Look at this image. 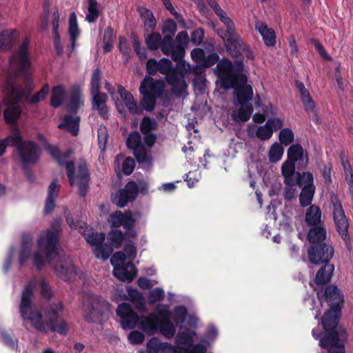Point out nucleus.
<instances>
[{"mask_svg":"<svg viewBox=\"0 0 353 353\" xmlns=\"http://www.w3.org/2000/svg\"><path fill=\"white\" fill-rule=\"evenodd\" d=\"M34 283L29 281L21 292L19 304V312L23 320L30 321L32 326L40 332L48 334L49 331L66 335L68 326L66 321L61 318L63 312L62 302L52 303L43 309V315L37 309H33Z\"/></svg>","mask_w":353,"mask_h":353,"instance_id":"obj_1","label":"nucleus"},{"mask_svg":"<svg viewBox=\"0 0 353 353\" xmlns=\"http://www.w3.org/2000/svg\"><path fill=\"white\" fill-rule=\"evenodd\" d=\"M245 65L243 59H237L232 63L223 58L218 63L214 72L217 76L221 88L234 90V104H251L250 101L254 96L252 85L248 84V76L243 73Z\"/></svg>","mask_w":353,"mask_h":353,"instance_id":"obj_2","label":"nucleus"},{"mask_svg":"<svg viewBox=\"0 0 353 353\" xmlns=\"http://www.w3.org/2000/svg\"><path fill=\"white\" fill-rule=\"evenodd\" d=\"M45 148L59 165L65 167L70 185L72 187L77 185L79 194L82 197L85 196L90 181V172L88 163L85 161H81L77 167V173L75 174L74 162L73 161H66L72 154V150L68 149L61 153L57 146L52 144H46Z\"/></svg>","mask_w":353,"mask_h":353,"instance_id":"obj_3","label":"nucleus"},{"mask_svg":"<svg viewBox=\"0 0 353 353\" xmlns=\"http://www.w3.org/2000/svg\"><path fill=\"white\" fill-rule=\"evenodd\" d=\"M316 295L319 301H324L329 306L321 319V323L325 327H332L327 335L323 339L322 343L327 341L328 336H335L337 332H334V327L339 323L342 308L344 305V296L340 289L335 285H327L325 287L320 288Z\"/></svg>","mask_w":353,"mask_h":353,"instance_id":"obj_4","label":"nucleus"},{"mask_svg":"<svg viewBox=\"0 0 353 353\" xmlns=\"http://www.w3.org/2000/svg\"><path fill=\"white\" fill-rule=\"evenodd\" d=\"M12 72L15 77H21L29 93L32 90V81L30 74L32 65L30 57V42L28 38L23 40L19 48L9 59Z\"/></svg>","mask_w":353,"mask_h":353,"instance_id":"obj_5","label":"nucleus"},{"mask_svg":"<svg viewBox=\"0 0 353 353\" xmlns=\"http://www.w3.org/2000/svg\"><path fill=\"white\" fill-rule=\"evenodd\" d=\"M185 52L182 48H178L176 52L172 55V59L176 62L168 77V83L172 86V91L178 96H181L186 92L188 84L185 80V75L190 70V64L184 60Z\"/></svg>","mask_w":353,"mask_h":353,"instance_id":"obj_6","label":"nucleus"},{"mask_svg":"<svg viewBox=\"0 0 353 353\" xmlns=\"http://www.w3.org/2000/svg\"><path fill=\"white\" fill-rule=\"evenodd\" d=\"M323 332L319 327H314L312 329V334L313 337L319 341V346L322 349L327 350V353H345V345L347 340V333L346 330L338 325L334 327V332H337L335 336L330 337L328 336L327 341L325 343H323V339L327 335V333L331 332V326L329 327H325L323 325Z\"/></svg>","mask_w":353,"mask_h":353,"instance_id":"obj_7","label":"nucleus"},{"mask_svg":"<svg viewBox=\"0 0 353 353\" xmlns=\"http://www.w3.org/2000/svg\"><path fill=\"white\" fill-rule=\"evenodd\" d=\"M111 305L101 296L92 294L84 305L83 317L88 323L102 324L108 316Z\"/></svg>","mask_w":353,"mask_h":353,"instance_id":"obj_8","label":"nucleus"},{"mask_svg":"<svg viewBox=\"0 0 353 353\" xmlns=\"http://www.w3.org/2000/svg\"><path fill=\"white\" fill-rule=\"evenodd\" d=\"M221 21L226 28H219L217 34L223 40L228 53L232 57H237L242 49L243 41L236 31L233 21L229 17L226 16Z\"/></svg>","mask_w":353,"mask_h":353,"instance_id":"obj_9","label":"nucleus"},{"mask_svg":"<svg viewBox=\"0 0 353 353\" xmlns=\"http://www.w3.org/2000/svg\"><path fill=\"white\" fill-rule=\"evenodd\" d=\"M333 205V219L336 230L344 242L348 251L353 249V241L349 233V221L345 214L341 201L337 196L332 198Z\"/></svg>","mask_w":353,"mask_h":353,"instance_id":"obj_10","label":"nucleus"},{"mask_svg":"<svg viewBox=\"0 0 353 353\" xmlns=\"http://www.w3.org/2000/svg\"><path fill=\"white\" fill-rule=\"evenodd\" d=\"M86 229L84 228L81 233L85 239L92 247H94L93 253L96 258L107 260L113 252V249L108 245L104 243L105 239V234L104 232H94L91 229L88 232H86Z\"/></svg>","mask_w":353,"mask_h":353,"instance_id":"obj_11","label":"nucleus"},{"mask_svg":"<svg viewBox=\"0 0 353 353\" xmlns=\"http://www.w3.org/2000/svg\"><path fill=\"white\" fill-rule=\"evenodd\" d=\"M59 234L51 230L43 231L37 241L38 248L45 252L48 261L55 259L58 256Z\"/></svg>","mask_w":353,"mask_h":353,"instance_id":"obj_12","label":"nucleus"},{"mask_svg":"<svg viewBox=\"0 0 353 353\" xmlns=\"http://www.w3.org/2000/svg\"><path fill=\"white\" fill-rule=\"evenodd\" d=\"M309 163V154L303 149L301 143L290 145L287 150V159L282 165L297 168L299 170L305 169Z\"/></svg>","mask_w":353,"mask_h":353,"instance_id":"obj_13","label":"nucleus"},{"mask_svg":"<svg viewBox=\"0 0 353 353\" xmlns=\"http://www.w3.org/2000/svg\"><path fill=\"white\" fill-rule=\"evenodd\" d=\"M334 249L329 243L311 245L308 249V259L314 265H320L330 261L333 257Z\"/></svg>","mask_w":353,"mask_h":353,"instance_id":"obj_14","label":"nucleus"},{"mask_svg":"<svg viewBox=\"0 0 353 353\" xmlns=\"http://www.w3.org/2000/svg\"><path fill=\"white\" fill-rule=\"evenodd\" d=\"M18 153L23 165L36 164L41 155V148L36 142L32 140H26L23 145L19 148Z\"/></svg>","mask_w":353,"mask_h":353,"instance_id":"obj_15","label":"nucleus"},{"mask_svg":"<svg viewBox=\"0 0 353 353\" xmlns=\"http://www.w3.org/2000/svg\"><path fill=\"white\" fill-rule=\"evenodd\" d=\"M117 314L121 318V325L123 330L135 328L139 321L138 314L128 303H122L118 305Z\"/></svg>","mask_w":353,"mask_h":353,"instance_id":"obj_16","label":"nucleus"},{"mask_svg":"<svg viewBox=\"0 0 353 353\" xmlns=\"http://www.w3.org/2000/svg\"><path fill=\"white\" fill-rule=\"evenodd\" d=\"M108 222L111 228L118 229L123 226V229H130L134 228L136 219L130 210H126L123 212L116 210L109 215Z\"/></svg>","mask_w":353,"mask_h":353,"instance_id":"obj_17","label":"nucleus"},{"mask_svg":"<svg viewBox=\"0 0 353 353\" xmlns=\"http://www.w3.org/2000/svg\"><path fill=\"white\" fill-rule=\"evenodd\" d=\"M145 69L149 76H154L157 72L165 75L168 82V77L172 69V61L168 58H162L159 61L154 58H150L146 62Z\"/></svg>","mask_w":353,"mask_h":353,"instance_id":"obj_18","label":"nucleus"},{"mask_svg":"<svg viewBox=\"0 0 353 353\" xmlns=\"http://www.w3.org/2000/svg\"><path fill=\"white\" fill-rule=\"evenodd\" d=\"M57 275L64 281H70L77 276V268L69 257H63L52 266Z\"/></svg>","mask_w":353,"mask_h":353,"instance_id":"obj_19","label":"nucleus"},{"mask_svg":"<svg viewBox=\"0 0 353 353\" xmlns=\"http://www.w3.org/2000/svg\"><path fill=\"white\" fill-rule=\"evenodd\" d=\"M165 90V83L161 79H154L147 75L141 83L140 93H150L152 96L159 98Z\"/></svg>","mask_w":353,"mask_h":353,"instance_id":"obj_20","label":"nucleus"},{"mask_svg":"<svg viewBox=\"0 0 353 353\" xmlns=\"http://www.w3.org/2000/svg\"><path fill=\"white\" fill-rule=\"evenodd\" d=\"M137 269L131 262L114 265L113 275L119 280L130 283L137 275Z\"/></svg>","mask_w":353,"mask_h":353,"instance_id":"obj_21","label":"nucleus"},{"mask_svg":"<svg viewBox=\"0 0 353 353\" xmlns=\"http://www.w3.org/2000/svg\"><path fill=\"white\" fill-rule=\"evenodd\" d=\"M33 245V236L30 233H24L22 235L21 245L19 253V263L20 266H23L31 255Z\"/></svg>","mask_w":353,"mask_h":353,"instance_id":"obj_22","label":"nucleus"},{"mask_svg":"<svg viewBox=\"0 0 353 353\" xmlns=\"http://www.w3.org/2000/svg\"><path fill=\"white\" fill-rule=\"evenodd\" d=\"M6 97L10 105H18L26 96V91L21 85L8 82L6 88Z\"/></svg>","mask_w":353,"mask_h":353,"instance_id":"obj_23","label":"nucleus"},{"mask_svg":"<svg viewBox=\"0 0 353 353\" xmlns=\"http://www.w3.org/2000/svg\"><path fill=\"white\" fill-rule=\"evenodd\" d=\"M92 97V105L94 110H97L99 114L104 119L109 117V112L106 105L108 96L106 94L97 92H91Z\"/></svg>","mask_w":353,"mask_h":353,"instance_id":"obj_24","label":"nucleus"},{"mask_svg":"<svg viewBox=\"0 0 353 353\" xmlns=\"http://www.w3.org/2000/svg\"><path fill=\"white\" fill-rule=\"evenodd\" d=\"M327 231L323 224L311 226L307 234V239L311 245L326 243Z\"/></svg>","mask_w":353,"mask_h":353,"instance_id":"obj_25","label":"nucleus"},{"mask_svg":"<svg viewBox=\"0 0 353 353\" xmlns=\"http://www.w3.org/2000/svg\"><path fill=\"white\" fill-rule=\"evenodd\" d=\"M323 264V265L317 271L314 279V282L319 286L329 283L334 270V265L330 262Z\"/></svg>","mask_w":353,"mask_h":353,"instance_id":"obj_26","label":"nucleus"},{"mask_svg":"<svg viewBox=\"0 0 353 353\" xmlns=\"http://www.w3.org/2000/svg\"><path fill=\"white\" fill-rule=\"evenodd\" d=\"M81 118L79 116L66 114L58 128L69 132L72 136H77L79 132Z\"/></svg>","mask_w":353,"mask_h":353,"instance_id":"obj_27","label":"nucleus"},{"mask_svg":"<svg viewBox=\"0 0 353 353\" xmlns=\"http://www.w3.org/2000/svg\"><path fill=\"white\" fill-rule=\"evenodd\" d=\"M256 29L259 31L265 45L268 47H274L276 45V36L274 29L268 28L263 22L257 23Z\"/></svg>","mask_w":353,"mask_h":353,"instance_id":"obj_28","label":"nucleus"},{"mask_svg":"<svg viewBox=\"0 0 353 353\" xmlns=\"http://www.w3.org/2000/svg\"><path fill=\"white\" fill-rule=\"evenodd\" d=\"M59 189L60 185L58 184L57 180H53L48 188V197L46 201L44 208L45 214H50L54 210L55 200L59 192Z\"/></svg>","mask_w":353,"mask_h":353,"instance_id":"obj_29","label":"nucleus"},{"mask_svg":"<svg viewBox=\"0 0 353 353\" xmlns=\"http://www.w3.org/2000/svg\"><path fill=\"white\" fill-rule=\"evenodd\" d=\"M159 320L160 318L157 315L152 313L148 316H142L138 323L143 331L154 334L158 330Z\"/></svg>","mask_w":353,"mask_h":353,"instance_id":"obj_30","label":"nucleus"},{"mask_svg":"<svg viewBox=\"0 0 353 353\" xmlns=\"http://www.w3.org/2000/svg\"><path fill=\"white\" fill-rule=\"evenodd\" d=\"M239 105L240 107L236 110H234L231 114L232 120L236 123L239 121H248L250 119L254 111V107L252 104Z\"/></svg>","mask_w":353,"mask_h":353,"instance_id":"obj_31","label":"nucleus"},{"mask_svg":"<svg viewBox=\"0 0 353 353\" xmlns=\"http://www.w3.org/2000/svg\"><path fill=\"white\" fill-rule=\"evenodd\" d=\"M83 105L81 99V92L79 88H74L71 90L69 101L66 105L67 110L72 114H77L79 108Z\"/></svg>","mask_w":353,"mask_h":353,"instance_id":"obj_32","label":"nucleus"},{"mask_svg":"<svg viewBox=\"0 0 353 353\" xmlns=\"http://www.w3.org/2000/svg\"><path fill=\"white\" fill-rule=\"evenodd\" d=\"M321 215L320 208L315 205H311L306 210L305 221L310 227L323 224L321 221Z\"/></svg>","mask_w":353,"mask_h":353,"instance_id":"obj_33","label":"nucleus"},{"mask_svg":"<svg viewBox=\"0 0 353 353\" xmlns=\"http://www.w3.org/2000/svg\"><path fill=\"white\" fill-rule=\"evenodd\" d=\"M65 94V89L63 85H57L53 87L52 90L50 105L54 108H58L61 107L63 103Z\"/></svg>","mask_w":353,"mask_h":353,"instance_id":"obj_34","label":"nucleus"},{"mask_svg":"<svg viewBox=\"0 0 353 353\" xmlns=\"http://www.w3.org/2000/svg\"><path fill=\"white\" fill-rule=\"evenodd\" d=\"M108 243L110 246L113 249L119 248L123 241L124 235L122 231L119 229L112 228L107 235Z\"/></svg>","mask_w":353,"mask_h":353,"instance_id":"obj_35","label":"nucleus"},{"mask_svg":"<svg viewBox=\"0 0 353 353\" xmlns=\"http://www.w3.org/2000/svg\"><path fill=\"white\" fill-rule=\"evenodd\" d=\"M6 108L3 112V117L6 123L14 124L21 115V108L17 105Z\"/></svg>","mask_w":353,"mask_h":353,"instance_id":"obj_36","label":"nucleus"},{"mask_svg":"<svg viewBox=\"0 0 353 353\" xmlns=\"http://www.w3.org/2000/svg\"><path fill=\"white\" fill-rule=\"evenodd\" d=\"M173 37H170V35L163 36V37H162L161 47L159 48L163 54L170 56L171 58H172V55L176 52V43Z\"/></svg>","mask_w":353,"mask_h":353,"instance_id":"obj_37","label":"nucleus"},{"mask_svg":"<svg viewBox=\"0 0 353 353\" xmlns=\"http://www.w3.org/2000/svg\"><path fill=\"white\" fill-rule=\"evenodd\" d=\"M315 192L314 185H304L299 195V202L301 207L310 205L312 201Z\"/></svg>","mask_w":353,"mask_h":353,"instance_id":"obj_38","label":"nucleus"},{"mask_svg":"<svg viewBox=\"0 0 353 353\" xmlns=\"http://www.w3.org/2000/svg\"><path fill=\"white\" fill-rule=\"evenodd\" d=\"M158 330L163 336H165L168 339L173 337L176 332V328L174 327V325L170 320V319H160Z\"/></svg>","mask_w":353,"mask_h":353,"instance_id":"obj_39","label":"nucleus"},{"mask_svg":"<svg viewBox=\"0 0 353 353\" xmlns=\"http://www.w3.org/2000/svg\"><path fill=\"white\" fill-rule=\"evenodd\" d=\"M14 31L3 30L0 32V49L10 50L14 46Z\"/></svg>","mask_w":353,"mask_h":353,"instance_id":"obj_40","label":"nucleus"},{"mask_svg":"<svg viewBox=\"0 0 353 353\" xmlns=\"http://www.w3.org/2000/svg\"><path fill=\"white\" fill-rule=\"evenodd\" d=\"M50 92V88L48 84H45L41 89L37 92L32 95V97H29L28 95L26 97V101L28 104L33 105L37 104L41 101H44Z\"/></svg>","mask_w":353,"mask_h":353,"instance_id":"obj_41","label":"nucleus"},{"mask_svg":"<svg viewBox=\"0 0 353 353\" xmlns=\"http://www.w3.org/2000/svg\"><path fill=\"white\" fill-rule=\"evenodd\" d=\"M281 174L284 177L285 185L295 186L298 185L297 179H294V174H296V168L281 165Z\"/></svg>","mask_w":353,"mask_h":353,"instance_id":"obj_42","label":"nucleus"},{"mask_svg":"<svg viewBox=\"0 0 353 353\" xmlns=\"http://www.w3.org/2000/svg\"><path fill=\"white\" fill-rule=\"evenodd\" d=\"M188 316L187 308L183 305L176 306L173 311V320L175 325L181 328Z\"/></svg>","mask_w":353,"mask_h":353,"instance_id":"obj_43","label":"nucleus"},{"mask_svg":"<svg viewBox=\"0 0 353 353\" xmlns=\"http://www.w3.org/2000/svg\"><path fill=\"white\" fill-rule=\"evenodd\" d=\"M145 41L148 48L151 51H155L161 47L162 37L159 32H152L145 37Z\"/></svg>","mask_w":353,"mask_h":353,"instance_id":"obj_44","label":"nucleus"},{"mask_svg":"<svg viewBox=\"0 0 353 353\" xmlns=\"http://www.w3.org/2000/svg\"><path fill=\"white\" fill-rule=\"evenodd\" d=\"M4 140L8 143V146L15 147L19 151V148L23 145L24 141L19 129H15L10 135L7 136Z\"/></svg>","mask_w":353,"mask_h":353,"instance_id":"obj_45","label":"nucleus"},{"mask_svg":"<svg viewBox=\"0 0 353 353\" xmlns=\"http://www.w3.org/2000/svg\"><path fill=\"white\" fill-rule=\"evenodd\" d=\"M168 347H170L169 343H161L157 337H152L147 343V350L149 353H159Z\"/></svg>","mask_w":353,"mask_h":353,"instance_id":"obj_46","label":"nucleus"},{"mask_svg":"<svg viewBox=\"0 0 353 353\" xmlns=\"http://www.w3.org/2000/svg\"><path fill=\"white\" fill-rule=\"evenodd\" d=\"M144 17L143 28L145 32H153L156 28L157 21L154 14L149 9H145L144 12L141 14Z\"/></svg>","mask_w":353,"mask_h":353,"instance_id":"obj_47","label":"nucleus"},{"mask_svg":"<svg viewBox=\"0 0 353 353\" xmlns=\"http://www.w3.org/2000/svg\"><path fill=\"white\" fill-rule=\"evenodd\" d=\"M284 152V148L281 143L277 142L273 143L270 148L268 152V158L270 162L275 163L279 161Z\"/></svg>","mask_w":353,"mask_h":353,"instance_id":"obj_48","label":"nucleus"},{"mask_svg":"<svg viewBox=\"0 0 353 353\" xmlns=\"http://www.w3.org/2000/svg\"><path fill=\"white\" fill-rule=\"evenodd\" d=\"M88 14H86L85 19L89 23H93L97 21L99 14L100 10L98 8V3L97 0H88Z\"/></svg>","mask_w":353,"mask_h":353,"instance_id":"obj_49","label":"nucleus"},{"mask_svg":"<svg viewBox=\"0 0 353 353\" xmlns=\"http://www.w3.org/2000/svg\"><path fill=\"white\" fill-rule=\"evenodd\" d=\"M131 197L123 188L118 190L112 198V201L119 208H123L128 205L129 202L133 201Z\"/></svg>","mask_w":353,"mask_h":353,"instance_id":"obj_50","label":"nucleus"},{"mask_svg":"<svg viewBox=\"0 0 353 353\" xmlns=\"http://www.w3.org/2000/svg\"><path fill=\"white\" fill-rule=\"evenodd\" d=\"M128 294L130 300L137 306L138 309L143 308L145 306V299L143 294L137 289L129 288Z\"/></svg>","mask_w":353,"mask_h":353,"instance_id":"obj_51","label":"nucleus"},{"mask_svg":"<svg viewBox=\"0 0 353 353\" xmlns=\"http://www.w3.org/2000/svg\"><path fill=\"white\" fill-rule=\"evenodd\" d=\"M70 40H77L79 36V29L77 23L76 14L73 12L69 17V29H68Z\"/></svg>","mask_w":353,"mask_h":353,"instance_id":"obj_52","label":"nucleus"},{"mask_svg":"<svg viewBox=\"0 0 353 353\" xmlns=\"http://www.w3.org/2000/svg\"><path fill=\"white\" fill-rule=\"evenodd\" d=\"M280 143L283 145H289L294 141V134L292 129L285 128L281 129L279 134Z\"/></svg>","mask_w":353,"mask_h":353,"instance_id":"obj_53","label":"nucleus"},{"mask_svg":"<svg viewBox=\"0 0 353 353\" xmlns=\"http://www.w3.org/2000/svg\"><path fill=\"white\" fill-rule=\"evenodd\" d=\"M126 145L129 149L133 150L143 145L141 137L139 132L135 130L130 133L126 140Z\"/></svg>","mask_w":353,"mask_h":353,"instance_id":"obj_54","label":"nucleus"},{"mask_svg":"<svg viewBox=\"0 0 353 353\" xmlns=\"http://www.w3.org/2000/svg\"><path fill=\"white\" fill-rule=\"evenodd\" d=\"M101 71L97 68L91 76L90 79V93L100 92L101 89Z\"/></svg>","mask_w":353,"mask_h":353,"instance_id":"obj_55","label":"nucleus"},{"mask_svg":"<svg viewBox=\"0 0 353 353\" xmlns=\"http://www.w3.org/2000/svg\"><path fill=\"white\" fill-rule=\"evenodd\" d=\"M157 128V121L149 117H144L140 124V130L142 134L152 132V130H155Z\"/></svg>","mask_w":353,"mask_h":353,"instance_id":"obj_56","label":"nucleus"},{"mask_svg":"<svg viewBox=\"0 0 353 353\" xmlns=\"http://www.w3.org/2000/svg\"><path fill=\"white\" fill-rule=\"evenodd\" d=\"M142 95H143V99L141 101V105L143 106V108L148 111V112H151L154 110V107H155V105H156V103H157V99H158V97H156L155 96H152L151 95L150 93H141Z\"/></svg>","mask_w":353,"mask_h":353,"instance_id":"obj_57","label":"nucleus"},{"mask_svg":"<svg viewBox=\"0 0 353 353\" xmlns=\"http://www.w3.org/2000/svg\"><path fill=\"white\" fill-rule=\"evenodd\" d=\"M296 176L299 186L314 185L313 174L310 172H303V173L296 172Z\"/></svg>","mask_w":353,"mask_h":353,"instance_id":"obj_58","label":"nucleus"},{"mask_svg":"<svg viewBox=\"0 0 353 353\" xmlns=\"http://www.w3.org/2000/svg\"><path fill=\"white\" fill-rule=\"evenodd\" d=\"M301 102L306 112H313L316 107L315 103L312 99L308 90L300 94Z\"/></svg>","mask_w":353,"mask_h":353,"instance_id":"obj_59","label":"nucleus"},{"mask_svg":"<svg viewBox=\"0 0 353 353\" xmlns=\"http://www.w3.org/2000/svg\"><path fill=\"white\" fill-rule=\"evenodd\" d=\"M133 154L139 163H145L151 161V157L147 153L143 145L133 150Z\"/></svg>","mask_w":353,"mask_h":353,"instance_id":"obj_60","label":"nucleus"},{"mask_svg":"<svg viewBox=\"0 0 353 353\" xmlns=\"http://www.w3.org/2000/svg\"><path fill=\"white\" fill-rule=\"evenodd\" d=\"M273 134L272 129L267 122L265 125L259 126L256 132V136L261 140L265 141L270 139Z\"/></svg>","mask_w":353,"mask_h":353,"instance_id":"obj_61","label":"nucleus"},{"mask_svg":"<svg viewBox=\"0 0 353 353\" xmlns=\"http://www.w3.org/2000/svg\"><path fill=\"white\" fill-rule=\"evenodd\" d=\"M165 297L164 291L160 288H155L149 292L148 303L154 305L157 302L163 300Z\"/></svg>","mask_w":353,"mask_h":353,"instance_id":"obj_62","label":"nucleus"},{"mask_svg":"<svg viewBox=\"0 0 353 353\" xmlns=\"http://www.w3.org/2000/svg\"><path fill=\"white\" fill-rule=\"evenodd\" d=\"M177 30V25L174 20L172 19H167L162 27V33L165 35L174 37Z\"/></svg>","mask_w":353,"mask_h":353,"instance_id":"obj_63","label":"nucleus"},{"mask_svg":"<svg viewBox=\"0 0 353 353\" xmlns=\"http://www.w3.org/2000/svg\"><path fill=\"white\" fill-rule=\"evenodd\" d=\"M189 37L188 32L186 31H181L179 32L175 39L176 43V50H177L178 48H182L183 50L185 52V48L189 42Z\"/></svg>","mask_w":353,"mask_h":353,"instance_id":"obj_64","label":"nucleus"}]
</instances>
